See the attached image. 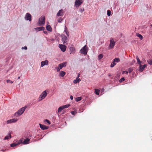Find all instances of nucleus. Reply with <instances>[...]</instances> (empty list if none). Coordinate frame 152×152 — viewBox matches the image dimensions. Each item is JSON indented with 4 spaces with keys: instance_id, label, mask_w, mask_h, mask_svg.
I'll list each match as a JSON object with an SVG mask.
<instances>
[{
    "instance_id": "obj_19",
    "label": "nucleus",
    "mask_w": 152,
    "mask_h": 152,
    "mask_svg": "<svg viewBox=\"0 0 152 152\" xmlns=\"http://www.w3.org/2000/svg\"><path fill=\"white\" fill-rule=\"evenodd\" d=\"M11 138V133H8L6 137H5L4 139V140H8L9 138Z\"/></svg>"
},
{
    "instance_id": "obj_9",
    "label": "nucleus",
    "mask_w": 152,
    "mask_h": 152,
    "mask_svg": "<svg viewBox=\"0 0 152 152\" xmlns=\"http://www.w3.org/2000/svg\"><path fill=\"white\" fill-rule=\"evenodd\" d=\"M58 47L62 52H64L65 51L66 47L65 45L59 44Z\"/></svg>"
},
{
    "instance_id": "obj_38",
    "label": "nucleus",
    "mask_w": 152,
    "mask_h": 152,
    "mask_svg": "<svg viewBox=\"0 0 152 152\" xmlns=\"http://www.w3.org/2000/svg\"><path fill=\"white\" fill-rule=\"evenodd\" d=\"M45 122H46L49 124H50L51 123L50 121L47 119H45Z\"/></svg>"
},
{
    "instance_id": "obj_40",
    "label": "nucleus",
    "mask_w": 152,
    "mask_h": 152,
    "mask_svg": "<svg viewBox=\"0 0 152 152\" xmlns=\"http://www.w3.org/2000/svg\"><path fill=\"white\" fill-rule=\"evenodd\" d=\"M71 114L73 115H75L76 114V113L74 111H72L71 112Z\"/></svg>"
},
{
    "instance_id": "obj_26",
    "label": "nucleus",
    "mask_w": 152,
    "mask_h": 152,
    "mask_svg": "<svg viewBox=\"0 0 152 152\" xmlns=\"http://www.w3.org/2000/svg\"><path fill=\"white\" fill-rule=\"evenodd\" d=\"M100 91L97 89H95V93L97 95H99V92Z\"/></svg>"
},
{
    "instance_id": "obj_14",
    "label": "nucleus",
    "mask_w": 152,
    "mask_h": 152,
    "mask_svg": "<svg viewBox=\"0 0 152 152\" xmlns=\"http://www.w3.org/2000/svg\"><path fill=\"white\" fill-rule=\"evenodd\" d=\"M17 120H18L17 119L13 118L12 119L7 121V124H10L13 122H15L17 121Z\"/></svg>"
},
{
    "instance_id": "obj_31",
    "label": "nucleus",
    "mask_w": 152,
    "mask_h": 152,
    "mask_svg": "<svg viewBox=\"0 0 152 152\" xmlns=\"http://www.w3.org/2000/svg\"><path fill=\"white\" fill-rule=\"evenodd\" d=\"M18 145V144L15 143H12L10 145V146L12 147H15L16 145Z\"/></svg>"
},
{
    "instance_id": "obj_10",
    "label": "nucleus",
    "mask_w": 152,
    "mask_h": 152,
    "mask_svg": "<svg viewBox=\"0 0 152 152\" xmlns=\"http://www.w3.org/2000/svg\"><path fill=\"white\" fill-rule=\"evenodd\" d=\"M25 18L26 20H29V21H31V15L29 13H27L26 14Z\"/></svg>"
},
{
    "instance_id": "obj_35",
    "label": "nucleus",
    "mask_w": 152,
    "mask_h": 152,
    "mask_svg": "<svg viewBox=\"0 0 152 152\" xmlns=\"http://www.w3.org/2000/svg\"><path fill=\"white\" fill-rule=\"evenodd\" d=\"M116 64L114 62H113L111 64V67H113Z\"/></svg>"
},
{
    "instance_id": "obj_8",
    "label": "nucleus",
    "mask_w": 152,
    "mask_h": 152,
    "mask_svg": "<svg viewBox=\"0 0 152 152\" xmlns=\"http://www.w3.org/2000/svg\"><path fill=\"white\" fill-rule=\"evenodd\" d=\"M61 37H62V40L64 44H67V38L64 35H61Z\"/></svg>"
},
{
    "instance_id": "obj_29",
    "label": "nucleus",
    "mask_w": 152,
    "mask_h": 152,
    "mask_svg": "<svg viewBox=\"0 0 152 152\" xmlns=\"http://www.w3.org/2000/svg\"><path fill=\"white\" fill-rule=\"evenodd\" d=\"M137 36L139 38H140L141 39H142L143 38L142 36L141 35L138 33L137 34Z\"/></svg>"
},
{
    "instance_id": "obj_5",
    "label": "nucleus",
    "mask_w": 152,
    "mask_h": 152,
    "mask_svg": "<svg viewBox=\"0 0 152 152\" xmlns=\"http://www.w3.org/2000/svg\"><path fill=\"white\" fill-rule=\"evenodd\" d=\"M69 106V104H67L60 107L58 109V113L61 112L62 110L65 108L68 107Z\"/></svg>"
},
{
    "instance_id": "obj_3",
    "label": "nucleus",
    "mask_w": 152,
    "mask_h": 152,
    "mask_svg": "<svg viewBox=\"0 0 152 152\" xmlns=\"http://www.w3.org/2000/svg\"><path fill=\"white\" fill-rule=\"evenodd\" d=\"M47 95V93L46 91H45L42 93L41 95L39 97V100H41L42 99H44Z\"/></svg>"
},
{
    "instance_id": "obj_42",
    "label": "nucleus",
    "mask_w": 152,
    "mask_h": 152,
    "mask_svg": "<svg viewBox=\"0 0 152 152\" xmlns=\"http://www.w3.org/2000/svg\"><path fill=\"white\" fill-rule=\"evenodd\" d=\"M122 73H126V74H127L128 73V72L127 71H123Z\"/></svg>"
},
{
    "instance_id": "obj_45",
    "label": "nucleus",
    "mask_w": 152,
    "mask_h": 152,
    "mask_svg": "<svg viewBox=\"0 0 152 152\" xmlns=\"http://www.w3.org/2000/svg\"><path fill=\"white\" fill-rule=\"evenodd\" d=\"M70 98L72 100L73 98V96H71L70 97Z\"/></svg>"
},
{
    "instance_id": "obj_32",
    "label": "nucleus",
    "mask_w": 152,
    "mask_h": 152,
    "mask_svg": "<svg viewBox=\"0 0 152 152\" xmlns=\"http://www.w3.org/2000/svg\"><path fill=\"white\" fill-rule=\"evenodd\" d=\"M111 11L110 10H108L107 11V15L108 16H110L111 15Z\"/></svg>"
},
{
    "instance_id": "obj_47",
    "label": "nucleus",
    "mask_w": 152,
    "mask_h": 152,
    "mask_svg": "<svg viewBox=\"0 0 152 152\" xmlns=\"http://www.w3.org/2000/svg\"><path fill=\"white\" fill-rule=\"evenodd\" d=\"M79 76H80V74H78V76H77V77H78V78H79Z\"/></svg>"
},
{
    "instance_id": "obj_49",
    "label": "nucleus",
    "mask_w": 152,
    "mask_h": 152,
    "mask_svg": "<svg viewBox=\"0 0 152 152\" xmlns=\"http://www.w3.org/2000/svg\"><path fill=\"white\" fill-rule=\"evenodd\" d=\"M135 60H134V61H133V62H135Z\"/></svg>"
},
{
    "instance_id": "obj_21",
    "label": "nucleus",
    "mask_w": 152,
    "mask_h": 152,
    "mask_svg": "<svg viewBox=\"0 0 152 152\" xmlns=\"http://www.w3.org/2000/svg\"><path fill=\"white\" fill-rule=\"evenodd\" d=\"M80 81V79L78 78V77H77L76 79L73 81V83H74L76 84L79 83Z\"/></svg>"
},
{
    "instance_id": "obj_12",
    "label": "nucleus",
    "mask_w": 152,
    "mask_h": 152,
    "mask_svg": "<svg viewBox=\"0 0 152 152\" xmlns=\"http://www.w3.org/2000/svg\"><path fill=\"white\" fill-rule=\"evenodd\" d=\"M146 66V64H144L143 66H142L141 64H140L139 67V71L141 72H142Z\"/></svg>"
},
{
    "instance_id": "obj_18",
    "label": "nucleus",
    "mask_w": 152,
    "mask_h": 152,
    "mask_svg": "<svg viewBox=\"0 0 152 152\" xmlns=\"http://www.w3.org/2000/svg\"><path fill=\"white\" fill-rule=\"evenodd\" d=\"M35 29L36 31H39L44 30V28L43 27H40L35 28Z\"/></svg>"
},
{
    "instance_id": "obj_48",
    "label": "nucleus",
    "mask_w": 152,
    "mask_h": 152,
    "mask_svg": "<svg viewBox=\"0 0 152 152\" xmlns=\"http://www.w3.org/2000/svg\"><path fill=\"white\" fill-rule=\"evenodd\" d=\"M20 78V77H18V79H19Z\"/></svg>"
},
{
    "instance_id": "obj_7",
    "label": "nucleus",
    "mask_w": 152,
    "mask_h": 152,
    "mask_svg": "<svg viewBox=\"0 0 152 152\" xmlns=\"http://www.w3.org/2000/svg\"><path fill=\"white\" fill-rule=\"evenodd\" d=\"M83 3L82 0H76L75 1V6L76 7L78 8L79 6Z\"/></svg>"
},
{
    "instance_id": "obj_17",
    "label": "nucleus",
    "mask_w": 152,
    "mask_h": 152,
    "mask_svg": "<svg viewBox=\"0 0 152 152\" xmlns=\"http://www.w3.org/2000/svg\"><path fill=\"white\" fill-rule=\"evenodd\" d=\"M30 140V139H29L28 138H27L26 139H25L24 140L23 142V144L24 145L28 144L29 143Z\"/></svg>"
},
{
    "instance_id": "obj_50",
    "label": "nucleus",
    "mask_w": 152,
    "mask_h": 152,
    "mask_svg": "<svg viewBox=\"0 0 152 152\" xmlns=\"http://www.w3.org/2000/svg\"><path fill=\"white\" fill-rule=\"evenodd\" d=\"M135 60H134V61H133V62H135Z\"/></svg>"
},
{
    "instance_id": "obj_6",
    "label": "nucleus",
    "mask_w": 152,
    "mask_h": 152,
    "mask_svg": "<svg viewBox=\"0 0 152 152\" xmlns=\"http://www.w3.org/2000/svg\"><path fill=\"white\" fill-rule=\"evenodd\" d=\"M80 52L81 53L84 55H86L87 53V48L86 45H85L80 50Z\"/></svg>"
},
{
    "instance_id": "obj_30",
    "label": "nucleus",
    "mask_w": 152,
    "mask_h": 152,
    "mask_svg": "<svg viewBox=\"0 0 152 152\" xmlns=\"http://www.w3.org/2000/svg\"><path fill=\"white\" fill-rule=\"evenodd\" d=\"M81 99V97H79L76 98V101L77 102H78L80 101Z\"/></svg>"
},
{
    "instance_id": "obj_4",
    "label": "nucleus",
    "mask_w": 152,
    "mask_h": 152,
    "mask_svg": "<svg viewBox=\"0 0 152 152\" xmlns=\"http://www.w3.org/2000/svg\"><path fill=\"white\" fill-rule=\"evenodd\" d=\"M115 45V42L114 41L113 38H111L110 40V43L109 46V48L110 49H112L113 48Z\"/></svg>"
},
{
    "instance_id": "obj_51",
    "label": "nucleus",
    "mask_w": 152,
    "mask_h": 152,
    "mask_svg": "<svg viewBox=\"0 0 152 152\" xmlns=\"http://www.w3.org/2000/svg\"><path fill=\"white\" fill-rule=\"evenodd\" d=\"M151 26H152V25H151Z\"/></svg>"
},
{
    "instance_id": "obj_25",
    "label": "nucleus",
    "mask_w": 152,
    "mask_h": 152,
    "mask_svg": "<svg viewBox=\"0 0 152 152\" xmlns=\"http://www.w3.org/2000/svg\"><path fill=\"white\" fill-rule=\"evenodd\" d=\"M103 57V55L102 54H101L99 55L98 56V59L99 60L101 59Z\"/></svg>"
},
{
    "instance_id": "obj_20",
    "label": "nucleus",
    "mask_w": 152,
    "mask_h": 152,
    "mask_svg": "<svg viewBox=\"0 0 152 152\" xmlns=\"http://www.w3.org/2000/svg\"><path fill=\"white\" fill-rule=\"evenodd\" d=\"M62 66H61V64H59L58 66L56 67V68L57 69V72H59L60 70L62 69Z\"/></svg>"
},
{
    "instance_id": "obj_27",
    "label": "nucleus",
    "mask_w": 152,
    "mask_h": 152,
    "mask_svg": "<svg viewBox=\"0 0 152 152\" xmlns=\"http://www.w3.org/2000/svg\"><path fill=\"white\" fill-rule=\"evenodd\" d=\"M120 61V60L118 58H117L114 59L113 62H118Z\"/></svg>"
},
{
    "instance_id": "obj_15",
    "label": "nucleus",
    "mask_w": 152,
    "mask_h": 152,
    "mask_svg": "<svg viewBox=\"0 0 152 152\" xmlns=\"http://www.w3.org/2000/svg\"><path fill=\"white\" fill-rule=\"evenodd\" d=\"M64 15L63 10L62 9H61L59 10L57 14V16H61Z\"/></svg>"
},
{
    "instance_id": "obj_41",
    "label": "nucleus",
    "mask_w": 152,
    "mask_h": 152,
    "mask_svg": "<svg viewBox=\"0 0 152 152\" xmlns=\"http://www.w3.org/2000/svg\"><path fill=\"white\" fill-rule=\"evenodd\" d=\"M22 49L26 50V49H27V47L26 46H25L24 47H22Z\"/></svg>"
},
{
    "instance_id": "obj_34",
    "label": "nucleus",
    "mask_w": 152,
    "mask_h": 152,
    "mask_svg": "<svg viewBox=\"0 0 152 152\" xmlns=\"http://www.w3.org/2000/svg\"><path fill=\"white\" fill-rule=\"evenodd\" d=\"M133 70V69L132 68H129L128 69V71L129 73H131Z\"/></svg>"
},
{
    "instance_id": "obj_23",
    "label": "nucleus",
    "mask_w": 152,
    "mask_h": 152,
    "mask_svg": "<svg viewBox=\"0 0 152 152\" xmlns=\"http://www.w3.org/2000/svg\"><path fill=\"white\" fill-rule=\"evenodd\" d=\"M66 73L63 71H61L60 73V75L62 77H64Z\"/></svg>"
},
{
    "instance_id": "obj_46",
    "label": "nucleus",
    "mask_w": 152,
    "mask_h": 152,
    "mask_svg": "<svg viewBox=\"0 0 152 152\" xmlns=\"http://www.w3.org/2000/svg\"><path fill=\"white\" fill-rule=\"evenodd\" d=\"M66 35H67L68 36V33H67V32H66Z\"/></svg>"
},
{
    "instance_id": "obj_28",
    "label": "nucleus",
    "mask_w": 152,
    "mask_h": 152,
    "mask_svg": "<svg viewBox=\"0 0 152 152\" xmlns=\"http://www.w3.org/2000/svg\"><path fill=\"white\" fill-rule=\"evenodd\" d=\"M66 62H64L63 63L60 64L61 66H62V67H65L66 66Z\"/></svg>"
},
{
    "instance_id": "obj_43",
    "label": "nucleus",
    "mask_w": 152,
    "mask_h": 152,
    "mask_svg": "<svg viewBox=\"0 0 152 152\" xmlns=\"http://www.w3.org/2000/svg\"><path fill=\"white\" fill-rule=\"evenodd\" d=\"M84 11V8H83V9H81L80 10V11L81 12H83Z\"/></svg>"
},
{
    "instance_id": "obj_2",
    "label": "nucleus",
    "mask_w": 152,
    "mask_h": 152,
    "mask_svg": "<svg viewBox=\"0 0 152 152\" xmlns=\"http://www.w3.org/2000/svg\"><path fill=\"white\" fill-rule=\"evenodd\" d=\"M45 18L44 16H42L40 18L39 20V25H43L45 24Z\"/></svg>"
},
{
    "instance_id": "obj_1",
    "label": "nucleus",
    "mask_w": 152,
    "mask_h": 152,
    "mask_svg": "<svg viewBox=\"0 0 152 152\" xmlns=\"http://www.w3.org/2000/svg\"><path fill=\"white\" fill-rule=\"evenodd\" d=\"M26 108V107H25L21 108L17 112L15 113V116L16 117H18L22 114L25 110Z\"/></svg>"
},
{
    "instance_id": "obj_11",
    "label": "nucleus",
    "mask_w": 152,
    "mask_h": 152,
    "mask_svg": "<svg viewBox=\"0 0 152 152\" xmlns=\"http://www.w3.org/2000/svg\"><path fill=\"white\" fill-rule=\"evenodd\" d=\"M39 125L40 128L43 130L47 129L49 128L48 126H46L45 125L42 124H39Z\"/></svg>"
},
{
    "instance_id": "obj_16",
    "label": "nucleus",
    "mask_w": 152,
    "mask_h": 152,
    "mask_svg": "<svg viewBox=\"0 0 152 152\" xmlns=\"http://www.w3.org/2000/svg\"><path fill=\"white\" fill-rule=\"evenodd\" d=\"M70 53V54H74L75 53V48L73 47H71L69 48Z\"/></svg>"
},
{
    "instance_id": "obj_36",
    "label": "nucleus",
    "mask_w": 152,
    "mask_h": 152,
    "mask_svg": "<svg viewBox=\"0 0 152 152\" xmlns=\"http://www.w3.org/2000/svg\"><path fill=\"white\" fill-rule=\"evenodd\" d=\"M125 80V79L124 77H122L119 80V82L121 83Z\"/></svg>"
},
{
    "instance_id": "obj_39",
    "label": "nucleus",
    "mask_w": 152,
    "mask_h": 152,
    "mask_svg": "<svg viewBox=\"0 0 152 152\" xmlns=\"http://www.w3.org/2000/svg\"><path fill=\"white\" fill-rule=\"evenodd\" d=\"M23 143L22 140H19V142L18 143H17L18 144V145H19L20 144Z\"/></svg>"
},
{
    "instance_id": "obj_22",
    "label": "nucleus",
    "mask_w": 152,
    "mask_h": 152,
    "mask_svg": "<svg viewBox=\"0 0 152 152\" xmlns=\"http://www.w3.org/2000/svg\"><path fill=\"white\" fill-rule=\"evenodd\" d=\"M46 29L47 30L50 31H52V29L51 27L49 25H47L46 26Z\"/></svg>"
},
{
    "instance_id": "obj_13",
    "label": "nucleus",
    "mask_w": 152,
    "mask_h": 152,
    "mask_svg": "<svg viewBox=\"0 0 152 152\" xmlns=\"http://www.w3.org/2000/svg\"><path fill=\"white\" fill-rule=\"evenodd\" d=\"M48 62L47 60H45L44 61H42L41 62V66L42 67L44 66L47 65L48 64Z\"/></svg>"
},
{
    "instance_id": "obj_44",
    "label": "nucleus",
    "mask_w": 152,
    "mask_h": 152,
    "mask_svg": "<svg viewBox=\"0 0 152 152\" xmlns=\"http://www.w3.org/2000/svg\"><path fill=\"white\" fill-rule=\"evenodd\" d=\"M62 20L61 19H60L58 20V21L59 22H61Z\"/></svg>"
},
{
    "instance_id": "obj_33",
    "label": "nucleus",
    "mask_w": 152,
    "mask_h": 152,
    "mask_svg": "<svg viewBox=\"0 0 152 152\" xmlns=\"http://www.w3.org/2000/svg\"><path fill=\"white\" fill-rule=\"evenodd\" d=\"M7 83H12L13 82V81H11L10 80H7Z\"/></svg>"
},
{
    "instance_id": "obj_37",
    "label": "nucleus",
    "mask_w": 152,
    "mask_h": 152,
    "mask_svg": "<svg viewBox=\"0 0 152 152\" xmlns=\"http://www.w3.org/2000/svg\"><path fill=\"white\" fill-rule=\"evenodd\" d=\"M147 61L148 63L150 64H151V65L152 64V60H148Z\"/></svg>"
},
{
    "instance_id": "obj_24",
    "label": "nucleus",
    "mask_w": 152,
    "mask_h": 152,
    "mask_svg": "<svg viewBox=\"0 0 152 152\" xmlns=\"http://www.w3.org/2000/svg\"><path fill=\"white\" fill-rule=\"evenodd\" d=\"M136 59L138 64H139V65L141 64V61L140 60L138 56H136Z\"/></svg>"
}]
</instances>
